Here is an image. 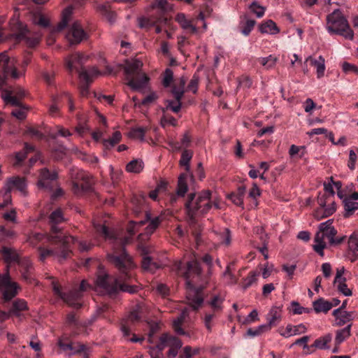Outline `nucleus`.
I'll list each match as a JSON object with an SVG mask.
<instances>
[{
  "label": "nucleus",
  "mask_w": 358,
  "mask_h": 358,
  "mask_svg": "<svg viewBox=\"0 0 358 358\" xmlns=\"http://www.w3.org/2000/svg\"><path fill=\"white\" fill-rule=\"evenodd\" d=\"M282 308L280 306H273L266 316L268 323L271 327L276 326L281 320Z\"/></svg>",
  "instance_id": "obj_25"
},
{
  "label": "nucleus",
  "mask_w": 358,
  "mask_h": 358,
  "mask_svg": "<svg viewBox=\"0 0 358 358\" xmlns=\"http://www.w3.org/2000/svg\"><path fill=\"white\" fill-rule=\"evenodd\" d=\"M64 220L63 213L61 209H56L49 216V222L50 224V234L48 236V241L52 243H62V250L61 257L64 259H68L71 254L70 244L74 243L76 238L72 236H66L58 224Z\"/></svg>",
  "instance_id": "obj_3"
},
{
  "label": "nucleus",
  "mask_w": 358,
  "mask_h": 358,
  "mask_svg": "<svg viewBox=\"0 0 358 358\" xmlns=\"http://www.w3.org/2000/svg\"><path fill=\"white\" fill-rule=\"evenodd\" d=\"M354 312L341 311L338 314L334 315L335 317L334 325L341 327L353 320Z\"/></svg>",
  "instance_id": "obj_28"
},
{
  "label": "nucleus",
  "mask_w": 358,
  "mask_h": 358,
  "mask_svg": "<svg viewBox=\"0 0 358 358\" xmlns=\"http://www.w3.org/2000/svg\"><path fill=\"white\" fill-rule=\"evenodd\" d=\"M4 100L7 103H10L12 106L18 107L22 106L20 99L17 97V96L12 95L10 93L7 94L4 96Z\"/></svg>",
  "instance_id": "obj_60"
},
{
  "label": "nucleus",
  "mask_w": 358,
  "mask_h": 358,
  "mask_svg": "<svg viewBox=\"0 0 358 358\" xmlns=\"http://www.w3.org/2000/svg\"><path fill=\"white\" fill-rule=\"evenodd\" d=\"M193 152L189 150L185 149L181 155V158L180 159V165L185 167V170L187 172H189L190 166L189 162L192 158Z\"/></svg>",
  "instance_id": "obj_39"
},
{
  "label": "nucleus",
  "mask_w": 358,
  "mask_h": 358,
  "mask_svg": "<svg viewBox=\"0 0 358 358\" xmlns=\"http://www.w3.org/2000/svg\"><path fill=\"white\" fill-rule=\"evenodd\" d=\"M346 278H343L342 280L337 282L338 290L341 292L343 295L349 296L352 295V291L348 287L346 283Z\"/></svg>",
  "instance_id": "obj_55"
},
{
  "label": "nucleus",
  "mask_w": 358,
  "mask_h": 358,
  "mask_svg": "<svg viewBox=\"0 0 358 358\" xmlns=\"http://www.w3.org/2000/svg\"><path fill=\"white\" fill-rule=\"evenodd\" d=\"M187 83V78L182 76L178 84L173 85L171 88V93L177 101H180L185 94V86Z\"/></svg>",
  "instance_id": "obj_24"
},
{
  "label": "nucleus",
  "mask_w": 358,
  "mask_h": 358,
  "mask_svg": "<svg viewBox=\"0 0 358 358\" xmlns=\"http://www.w3.org/2000/svg\"><path fill=\"white\" fill-rule=\"evenodd\" d=\"M199 82V76L196 73L194 74L189 84L187 86L186 90L192 92L194 94H196L198 90Z\"/></svg>",
  "instance_id": "obj_53"
},
{
  "label": "nucleus",
  "mask_w": 358,
  "mask_h": 358,
  "mask_svg": "<svg viewBox=\"0 0 358 358\" xmlns=\"http://www.w3.org/2000/svg\"><path fill=\"white\" fill-rule=\"evenodd\" d=\"M150 221L149 224L147 226L145 230L147 234H152L155 230L158 227L161 220L159 217H155L153 219H151V215L149 212H145V220H141L139 222H131L130 224L128 227V232L130 235H134L136 232L138 227L143 226L145 224L146 222Z\"/></svg>",
  "instance_id": "obj_12"
},
{
  "label": "nucleus",
  "mask_w": 358,
  "mask_h": 358,
  "mask_svg": "<svg viewBox=\"0 0 358 358\" xmlns=\"http://www.w3.org/2000/svg\"><path fill=\"white\" fill-rule=\"evenodd\" d=\"M310 63L311 66L317 69V78H321L324 74L325 70V61L322 56H320L317 59H314L312 57H308L305 62V64Z\"/></svg>",
  "instance_id": "obj_27"
},
{
  "label": "nucleus",
  "mask_w": 358,
  "mask_h": 358,
  "mask_svg": "<svg viewBox=\"0 0 358 358\" xmlns=\"http://www.w3.org/2000/svg\"><path fill=\"white\" fill-rule=\"evenodd\" d=\"M250 11L255 14L257 17L264 16L266 8L260 6L257 1H253L249 6Z\"/></svg>",
  "instance_id": "obj_46"
},
{
  "label": "nucleus",
  "mask_w": 358,
  "mask_h": 358,
  "mask_svg": "<svg viewBox=\"0 0 358 358\" xmlns=\"http://www.w3.org/2000/svg\"><path fill=\"white\" fill-rule=\"evenodd\" d=\"M310 340V336H304L300 338H298L295 341L294 343H292L289 348H292L294 345H303V348L308 350L306 354H309L313 352V350H310V345H308L307 343Z\"/></svg>",
  "instance_id": "obj_51"
},
{
  "label": "nucleus",
  "mask_w": 358,
  "mask_h": 358,
  "mask_svg": "<svg viewBox=\"0 0 358 358\" xmlns=\"http://www.w3.org/2000/svg\"><path fill=\"white\" fill-rule=\"evenodd\" d=\"M343 202L345 209V213L343 215L345 217H350L358 209V202L352 201L351 199L345 197Z\"/></svg>",
  "instance_id": "obj_34"
},
{
  "label": "nucleus",
  "mask_w": 358,
  "mask_h": 358,
  "mask_svg": "<svg viewBox=\"0 0 358 358\" xmlns=\"http://www.w3.org/2000/svg\"><path fill=\"white\" fill-rule=\"evenodd\" d=\"M87 57L79 52L72 55L66 60V68L71 72L75 70L79 73V71L86 70L83 67V65L87 62Z\"/></svg>",
  "instance_id": "obj_15"
},
{
  "label": "nucleus",
  "mask_w": 358,
  "mask_h": 358,
  "mask_svg": "<svg viewBox=\"0 0 358 358\" xmlns=\"http://www.w3.org/2000/svg\"><path fill=\"white\" fill-rule=\"evenodd\" d=\"M173 80V72L170 69H166L164 73V78L162 81V84L164 87H168L170 86L171 83Z\"/></svg>",
  "instance_id": "obj_56"
},
{
  "label": "nucleus",
  "mask_w": 358,
  "mask_h": 358,
  "mask_svg": "<svg viewBox=\"0 0 358 358\" xmlns=\"http://www.w3.org/2000/svg\"><path fill=\"white\" fill-rule=\"evenodd\" d=\"M313 307L317 313H327L329 310L331 309V304L330 301H326L323 298H320L317 300L313 301Z\"/></svg>",
  "instance_id": "obj_31"
},
{
  "label": "nucleus",
  "mask_w": 358,
  "mask_h": 358,
  "mask_svg": "<svg viewBox=\"0 0 358 358\" xmlns=\"http://www.w3.org/2000/svg\"><path fill=\"white\" fill-rule=\"evenodd\" d=\"M223 276L227 278L228 284H236L237 282L236 278L231 271L230 264L227 266L225 271L223 273Z\"/></svg>",
  "instance_id": "obj_63"
},
{
  "label": "nucleus",
  "mask_w": 358,
  "mask_h": 358,
  "mask_svg": "<svg viewBox=\"0 0 358 358\" xmlns=\"http://www.w3.org/2000/svg\"><path fill=\"white\" fill-rule=\"evenodd\" d=\"M277 62V58L270 55L267 57H262L259 59L260 64L265 66L266 69L273 67Z\"/></svg>",
  "instance_id": "obj_54"
},
{
  "label": "nucleus",
  "mask_w": 358,
  "mask_h": 358,
  "mask_svg": "<svg viewBox=\"0 0 358 358\" xmlns=\"http://www.w3.org/2000/svg\"><path fill=\"white\" fill-rule=\"evenodd\" d=\"M76 354H82L83 358H88L89 352L86 345L80 343L73 345V350L69 354V356Z\"/></svg>",
  "instance_id": "obj_44"
},
{
  "label": "nucleus",
  "mask_w": 358,
  "mask_h": 358,
  "mask_svg": "<svg viewBox=\"0 0 358 358\" xmlns=\"http://www.w3.org/2000/svg\"><path fill=\"white\" fill-rule=\"evenodd\" d=\"M28 309L27 303L25 300L17 299L13 302L12 307L10 309V315H14L17 317L20 316V312Z\"/></svg>",
  "instance_id": "obj_32"
},
{
  "label": "nucleus",
  "mask_w": 358,
  "mask_h": 358,
  "mask_svg": "<svg viewBox=\"0 0 358 358\" xmlns=\"http://www.w3.org/2000/svg\"><path fill=\"white\" fill-rule=\"evenodd\" d=\"M61 245V248H60V252H59V254H57L56 252H55L54 250H50V249H45L43 248H38V250H39V252H40V260L43 262L47 257H50V256H53V255H57L59 257V261L62 262L63 260H64L62 257H61V252H62V243H59Z\"/></svg>",
  "instance_id": "obj_41"
},
{
  "label": "nucleus",
  "mask_w": 358,
  "mask_h": 358,
  "mask_svg": "<svg viewBox=\"0 0 358 358\" xmlns=\"http://www.w3.org/2000/svg\"><path fill=\"white\" fill-rule=\"evenodd\" d=\"M158 95L156 92H151L148 96H146L141 101V104L143 106H148L150 103H153L158 99Z\"/></svg>",
  "instance_id": "obj_64"
},
{
  "label": "nucleus",
  "mask_w": 358,
  "mask_h": 358,
  "mask_svg": "<svg viewBox=\"0 0 358 358\" xmlns=\"http://www.w3.org/2000/svg\"><path fill=\"white\" fill-rule=\"evenodd\" d=\"M66 38L71 45L78 44L87 38V34L78 21L73 22L66 34Z\"/></svg>",
  "instance_id": "obj_13"
},
{
  "label": "nucleus",
  "mask_w": 358,
  "mask_h": 358,
  "mask_svg": "<svg viewBox=\"0 0 358 358\" xmlns=\"http://www.w3.org/2000/svg\"><path fill=\"white\" fill-rule=\"evenodd\" d=\"M218 239L222 244L229 245L231 243V231L229 229L224 228L218 234Z\"/></svg>",
  "instance_id": "obj_48"
},
{
  "label": "nucleus",
  "mask_w": 358,
  "mask_h": 358,
  "mask_svg": "<svg viewBox=\"0 0 358 358\" xmlns=\"http://www.w3.org/2000/svg\"><path fill=\"white\" fill-rule=\"evenodd\" d=\"M182 107L181 101H177L176 99L173 100H166V107L163 108V111L170 110L173 111V113H178Z\"/></svg>",
  "instance_id": "obj_45"
},
{
  "label": "nucleus",
  "mask_w": 358,
  "mask_h": 358,
  "mask_svg": "<svg viewBox=\"0 0 358 358\" xmlns=\"http://www.w3.org/2000/svg\"><path fill=\"white\" fill-rule=\"evenodd\" d=\"M19 31L13 35L17 43L24 41L26 44L30 48L35 47L38 43V38H30L27 36L29 31L27 26H23L20 24L19 25Z\"/></svg>",
  "instance_id": "obj_18"
},
{
  "label": "nucleus",
  "mask_w": 358,
  "mask_h": 358,
  "mask_svg": "<svg viewBox=\"0 0 358 358\" xmlns=\"http://www.w3.org/2000/svg\"><path fill=\"white\" fill-rule=\"evenodd\" d=\"M307 331V327L303 324L298 325L288 324L285 331L280 332V335L285 338L304 334Z\"/></svg>",
  "instance_id": "obj_22"
},
{
  "label": "nucleus",
  "mask_w": 358,
  "mask_h": 358,
  "mask_svg": "<svg viewBox=\"0 0 358 358\" xmlns=\"http://www.w3.org/2000/svg\"><path fill=\"white\" fill-rule=\"evenodd\" d=\"M259 273L256 271H251L250 272L248 277L243 279V288L244 289H248L250 287L253 283H255L257 281V277L258 276Z\"/></svg>",
  "instance_id": "obj_47"
},
{
  "label": "nucleus",
  "mask_w": 358,
  "mask_h": 358,
  "mask_svg": "<svg viewBox=\"0 0 358 358\" xmlns=\"http://www.w3.org/2000/svg\"><path fill=\"white\" fill-rule=\"evenodd\" d=\"M292 312L294 314L300 315L303 313H309L311 311V309H308L304 307H302L299 305L298 302L292 301Z\"/></svg>",
  "instance_id": "obj_61"
},
{
  "label": "nucleus",
  "mask_w": 358,
  "mask_h": 358,
  "mask_svg": "<svg viewBox=\"0 0 358 358\" xmlns=\"http://www.w3.org/2000/svg\"><path fill=\"white\" fill-rule=\"evenodd\" d=\"M94 227L96 232L106 239H111L115 241L113 252L108 254L107 257L119 270L120 275L117 278L110 275L104 271L103 268L99 266L96 280V287L105 294L113 296L120 292L119 282L126 281L131 277L129 271L133 267V262L124 248L127 240L125 238L124 240L117 241L113 231L110 230L106 225L99 224H95Z\"/></svg>",
  "instance_id": "obj_1"
},
{
  "label": "nucleus",
  "mask_w": 358,
  "mask_h": 358,
  "mask_svg": "<svg viewBox=\"0 0 358 358\" xmlns=\"http://www.w3.org/2000/svg\"><path fill=\"white\" fill-rule=\"evenodd\" d=\"M315 242L316 244L313 245V249L316 252L325 248L326 243L322 241V234H315Z\"/></svg>",
  "instance_id": "obj_58"
},
{
  "label": "nucleus",
  "mask_w": 358,
  "mask_h": 358,
  "mask_svg": "<svg viewBox=\"0 0 358 358\" xmlns=\"http://www.w3.org/2000/svg\"><path fill=\"white\" fill-rule=\"evenodd\" d=\"M176 20L184 29H188L189 24L192 23L190 20L186 18L185 14L183 13H178L176 17Z\"/></svg>",
  "instance_id": "obj_59"
},
{
  "label": "nucleus",
  "mask_w": 358,
  "mask_h": 358,
  "mask_svg": "<svg viewBox=\"0 0 358 358\" xmlns=\"http://www.w3.org/2000/svg\"><path fill=\"white\" fill-rule=\"evenodd\" d=\"M57 173L56 171L50 172L47 168L42 169L40 172L38 186L39 188L50 189V183L57 179Z\"/></svg>",
  "instance_id": "obj_16"
},
{
  "label": "nucleus",
  "mask_w": 358,
  "mask_h": 358,
  "mask_svg": "<svg viewBox=\"0 0 358 358\" xmlns=\"http://www.w3.org/2000/svg\"><path fill=\"white\" fill-rule=\"evenodd\" d=\"M332 220H328L319 225V231L316 234H322V241L326 237L329 239V243L334 242V238L337 234V230L332 226Z\"/></svg>",
  "instance_id": "obj_17"
},
{
  "label": "nucleus",
  "mask_w": 358,
  "mask_h": 358,
  "mask_svg": "<svg viewBox=\"0 0 358 358\" xmlns=\"http://www.w3.org/2000/svg\"><path fill=\"white\" fill-rule=\"evenodd\" d=\"M169 18L166 16H155L150 18H138V26L141 28H148L155 26L156 24H168Z\"/></svg>",
  "instance_id": "obj_19"
},
{
  "label": "nucleus",
  "mask_w": 358,
  "mask_h": 358,
  "mask_svg": "<svg viewBox=\"0 0 358 358\" xmlns=\"http://www.w3.org/2000/svg\"><path fill=\"white\" fill-rule=\"evenodd\" d=\"M326 20V29L329 33L342 36L346 39H353V31L350 29L348 20L340 9H336L329 14Z\"/></svg>",
  "instance_id": "obj_5"
},
{
  "label": "nucleus",
  "mask_w": 358,
  "mask_h": 358,
  "mask_svg": "<svg viewBox=\"0 0 358 358\" xmlns=\"http://www.w3.org/2000/svg\"><path fill=\"white\" fill-rule=\"evenodd\" d=\"M255 24H256L255 20H248L245 22V23L241 30L242 34L245 36H248L250 34V33L251 32V31L253 29Z\"/></svg>",
  "instance_id": "obj_62"
},
{
  "label": "nucleus",
  "mask_w": 358,
  "mask_h": 358,
  "mask_svg": "<svg viewBox=\"0 0 358 358\" xmlns=\"http://www.w3.org/2000/svg\"><path fill=\"white\" fill-rule=\"evenodd\" d=\"M189 315V308H184L180 315L174 320L173 322V328L174 331L179 335H186V332L181 327L182 324L184 322L185 318Z\"/></svg>",
  "instance_id": "obj_23"
},
{
  "label": "nucleus",
  "mask_w": 358,
  "mask_h": 358,
  "mask_svg": "<svg viewBox=\"0 0 358 358\" xmlns=\"http://www.w3.org/2000/svg\"><path fill=\"white\" fill-rule=\"evenodd\" d=\"M317 203L320 207L315 212L317 220L327 217L336 211V203L334 198L327 193H320L317 196Z\"/></svg>",
  "instance_id": "obj_9"
},
{
  "label": "nucleus",
  "mask_w": 358,
  "mask_h": 358,
  "mask_svg": "<svg viewBox=\"0 0 358 358\" xmlns=\"http://www.w3.org/2000/svg\"><path fill=\"white\" fill-rule=\"evenodd\" d=\"M147 131V128L145 127H135L132 128L129 133V136L131 138L138 139L141 141H145V134Z\"/></svg>",
  "instance_id": "obj_43"
},
{
  "label": "nucleus",
  "mask_w": 358,
  "mask_h": 358,
  "mask_svg": "<svg viewBox=\"0 0 358 358\" xmlns=\"http://www.w3.org/2000/svg\"><path fill=\"white\" fill-rule=\"evenodd\" d=\"M142 66L143 62L138 59L125 61L124 71L127 76V85L134 90L143 88L149 80L145 73H141Z\"/></svg>",
  "instance_id": "obj_6"
},
{
  "label": "nucleus",
  "mask_w": 358,
  "mask_h": 358,
  "mask_svg": "<svg viewBox=\"0 0 358 358\" xmlns=\"http://www.w3.org/2000/svg\"><path fill=\"white\" fill-rule=\"evenodd\" d=\"M190 179L192 181H194V176L192 174H188L187 173H181L178 177V188H177V195L179 196H185L186 192H187V180Z\"/></svg>",
  "instance_id": "obj_20"
},
{
  "label": "nucleus",
  "mask_w": 358,
  "mask_h": 358,
  "mask_svg": "<svg viewBox=\"0 0 358 358\" xmlns=\"http://www.w3.org/2000/svg\"><path fill=\"white\" fill-rule=\"evenodd\" d=\"M211 194V191L207 189L199 192L196 198V193H190L187 195L185 206L187 214L192 221L194 220L197 213L206 214L210 210L213 206Z\"/></svg>",
  "instance_id": "obj_4"
},
{
  "label": "nucleus",
  "mask_w": 358,
  "mask_h": 358,
  "mask_svg": "<svg viewBox=\"0 0 358 358\" xmlns=\"http://www.w3.org/2000/svg\"><path fill=\"white\" fill-rule=\"evenodd\" d=\"M20 267V272L29 271L34 269V266L31 261L27 257H22L17 262Z\"/></svg>",
  "instance_id": "obj_50"
},
{
  "label": "nucleus",
  "mask_w": 358,
  "mask_h": 358,
  "mask_svg": "<svg viewBox=\"0 0 358 358\" xmlns=\"http://www.w3.org/2000/svg\"><path fill=\"white\" fill-rule=\"evenodd\" d=\"M92 177L83 171H78L72 183V190L76 194L89 192L92 188Z\"/></svg>",
  "instance_id": "obj_10"
},
{
  "label": "nucleus",
  "mask_w": 358,
  "mask_h": 358,
  "mask_svg": "<svg viewBox=\"0 0 358 358\" xmlns=\"http://www.w3.org/2000/svg\"><path fill=\"white\" fill-rule=\"evenodd\" d=\"M2 288H4L3 299L5 301H10L17 294V284L10 281L8 267L6 273L0 274V289Z\"/></svg>",
  "instance_id": "obj_11"
},
{
  "label": "nucleus",
  "mask_w": 358,
  "mask_h": 358,
  "mask_svg": "<svg viewBox=\"0 0 358 358\" xmlns=\"http://www.w3.org/2000/svg\"><path fill=\"white\" fill-rule=\"evenodd\" d=\"M168 346L171 348H175L179 350L182 346V343L180 339L176 336L169 335V338L167 339Z\"/></svg>",
  "instance_id": "obj_57"
},
{
  "label": "nucleus",
  "mask_w": 358,
  "mask_h": 358,
  "mask_svg": "<svg viewBox=\"0 0 358 358\" xmlns=\"http://www.w3.org/2000/svg\"><path fill=\"white\" fill-rule=\"evenodd\" d=\"M352 323L348 324L345 328L336 331L335 343L336 345H340L346 338L350 337Z\"/></svg>",
  "instance_id": "obj_35"
},
{
  "label": "nucleus",
  "mask_w": 358,
  "mask_h": 358,
  "mask_svg": "<svg viewBox=\"0 0 358 358\" xmlns=\"http://www.w3.org/2000/svg\"><path fill=\"white\" fill-rule=\"evenodd\" d=\"M143 169V162L141 159H134L129 162L126 166V170L129 173H138Z\"/></svg>",
  "instance_id": "obj_38"
},
{
  "label": "nucleus",
  "mask_w": 358,
  "mask_h": 358,
  "mask_svg": "<svg viewBox=\"0 0 358 358\" xmlns=\"http://www.w3.org/2000/svg\"><path fill=\"white\" fill-rule=\"evenodd\" d=\"M3 188L6 194H8L15 189L22 194H25L27 188L26 180L24 178L20 176L10 177L7 178Z\"/></svg>",
  "instance_id": "obj_14"
},
{
  "label": "nucleus",
  "mask_w": 358,
  "mask_h": 358,
  "mask_svg": "<svg viewBox=\"0 0 358 358\" xmlns=\"http://www.w3.org/2000/svg\"><path fill=\"white\" fill-rule=\"evenodd\" d=\"M52 287L55 295L58 296L69 306L76 309L80 308L82 306L79 301L83 296V292L92 289V286L85 280L81 281L78 288H73L68 293L63 292L60 286L55 280L52 281Z\"/></svg>",
  "instance_id": "obj_7"
},
{
  "label": "nucleus",
  "mask_w": 358,
  "mask_h": 358,
  "mask_svg": "<svg viewBox=\"0 0 358 358\" xmlns=\"http://www.w3.org/2000/svg\"><path fill=\"white\" fill-rule=\"evenodd\" d=\"M259 29L262 34H276L280 32L279 28L271 20H268L262 23L259 27Z\"/></svg>",
  "instance_id": "obj_29"
},
{
  "label": "nucleus",
  "mask_w": 358,
  "mask_h": 358,
  "mask_svg": "<svg viewBox=\"0 0 358 358\" xmlns=\"http://www.w3.org/2000/svg\"><path fill=\"white\" fill-rule=\"evenodd\" d=\"M142 268L145 271L154 272L159 266L157 263L152 261L151 258L148 256L147 254H144L142 259Z\"/></svg>",
  "instance_id": "obj_42"
},
{
  "label": "nucleus",
  "mask_w": 358,
  "mask_h": 358,
  "mask_svg": "<svg viewBox=\"0 0 358 358\" xmlns=\"http://www.w3.org/2000/svg\"><path fill=\"white\" fill-rule=\"evenodd\" d=\"M349 257L352 262L358 258V236L352 234L348 239Z\"/></svg>",
  "instance_id": "obj_26"
},
{
  "label": "nucleus",
  "mask_w": 358,
  "mask_h": 358,
  "mask_svg": "<svg viewBox=\"0 0 358 358\" xmlns=\"http://www.w3.org/2000/svg\"><path fill=\"white\" fill-rule=\"evenodd\" d=\"M0 254L2 255L4 262L7 264L17 263L20 259L19 254L14 248L3 246L0 250Z\"/></svg>",
  "instance_id": "obj_21"
},
{
  "label": "nucleus",
  "mask_w": 358,
  "mask_h": 358,
  "mask_svg": "<svg viewBox=\"0 0 358 358\" xmlns=\"http://www.w3.org/2000/svg\"><path fill=\"white\" fill-rule=\"evenodd\" d=\"M331 341V335L327 334L323 337H320L316 339L313 344L310 345V350L314 351V348L318 349H328L329 347L328 346V343Z\"/></svg>",
  "instance_id": "obj_36"
},
{
  "label": "nucleus",
  "mask_w": 358,
  "mask_h": 358,
  "mask_svg": "<svg viewBox=\"0 0 358 358\" xmlns=\"http://www.w3.org/2000/svg\"><path fill=\"white\" fill-rule=\"evenodd\" d=\"M28 108L25 106L22 105L19 106L18 108L14 109L11 112V115L18 120H24L27 117V111Z\"/></svg>",
  "instance_id": "obj_52"
},
{
  "label": "nucleus",
  "mask_w": 358,
  "mask_h": 358,
  "mask_svg": "<svg viewBox=\"0 0 358 358\" xmlns=\"http://www.w3.org/2000/svg\"><path fill=\"white\" fill-rule=\"evenodd\" d=\"M122 139V134L120 131H117L113 133L111 138L108 139H103L102 141L103 145L107 150H110L117 144Z\"/></svg>",
  "instance_id": "obj_37"
},
{
  "label": "nucleus",
  "mask_w": 358,
  "mask_h": 358,
  "mask_svg": "<svg viewBox=\"0 0 358 358\" xmlns=\"http://www.w3.org/2000/svg\"><path fill=\"white\" fill-rule=\"evenodd\" d=\"M181 263L178 266V274L186 280V298L189 305L193 310H197L203 303V286L196 287L194 278H199L201 273V268L197 261H190L187 263L186 270L183 271L180 268Z\"/></svg>",
  "instance_id": "obj_2"
},
{
  "label": "nucleus",
  "mask_w": 358,
  "mask_h": 358,
  "mask_svg": "<svg viewBox=\"0 0 358 358\" xmlns=\"http://www.w3.org/2000/svg\"><path fill=\"white\" fill-rule=\"evenodd\" d=\"M224 299L219 295H215L212 297L210 301L206 303L210 306L214 313L221 312L222 310V303Z\"/></svg>",
  "instance_id": "obj_40"
},
{
  "label": "nucleus",
  "mask_w": 358,
  "mask_h": 358,
  "mask_svg": "<svg viewBox=\"0 0 358 358\" xmlns=\"http://www.w3.org/2000/svg\"><path fill=\"white\" fill-rule=\"evenodd\" d=\"M152 7L153 8H157L159 9L158 16H165L164 12L168 10L167 0H155Z\"/></svg>",
  "instance_id": "obj_49"
},
{
  "label": "nucleus",
  "mask_w": 358,
  "mask_h": 358,
  "mask_svg": "<svg viewBox=\"0 0 358 358\" xmlns=\"http://www.w3.org/2000/svg\"><path fill=\"white\" fill-rule=\"evenodd\" d=\"M0 71L3 75V78H0V90L5 85L6 79L8 76L14 79L20 77V73L15 68V60L10 58L7 52L0 53Z\"/></svg>",
  "instance_id": "obj_8"
},
{
  "label": "nucleus",
  "mask_w": 358,
  "mask_h": 358,
  "mask_svg": "<svg viewBox=\"0 0 358 358\" xmlns=\"http://www.w3.org/2000/svg\"><path fill=\"white\" fill-rule=\"evenodd\" d=\"M72 15V8L68 7L64 9L62 13V19L60 22L58 23L56 27L53 29L54 32H59L63 30L68 24Z\"/></svg>",
  "instance_id": "obj_33"
},
{
  "label": "nucleus",
  "mask_w": 358,
  "mask_h": 358,
  "mask_svg": "<svg viewBox=\"0 0 358 358\" xmlns=\"http://www.w3.org/2000/svg\"><path fill=\"white\" fill-rule=\"evenodd\" d=\"M79 78L85 83L80 87V92L83 96H86L89 92V85L92 83L90 75L86 70L79 71Z\"/></svg>",
  "instance_id": "obj_30"
}]
</instances>
